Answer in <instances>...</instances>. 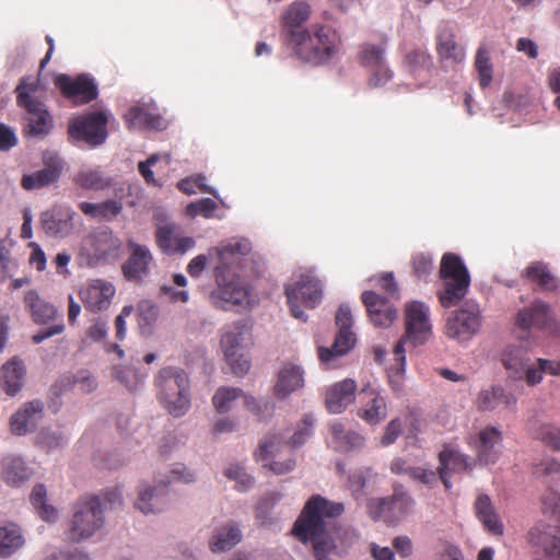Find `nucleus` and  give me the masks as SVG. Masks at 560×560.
Segmentation results:
<instances>
[{"label":"nucleus","mask_w":560,"mask_h":560,"mask_svg":"<svg viewBox=\"0 0 560 560\" xmlns=\"http://www.w3.org/2000/svg\"><path fill=\"white\" fill-rule=\"evenodd\" d=\"M362 301L374 326L386 328L396 319L397 311L387 299L373 291H365Z\"/></svg>","instance_id":"obj_30"},{"label":"nucleus","mask_w":560,"mask_h":560,"mask_svg":"<svg viewBox=\"0 0 560 560\" xmlns=\"http://www.w3.org/2000/svg\"><path fill=\"white\" fill-rule=\"evenodd\" d=\"M523 275L537 282L544 290H556L559 285V280L549 271L547 265L540 261L529 265Z\"/></svg>","instance_id":"obj_47"},{"label":"nucleus","mask_w":560,"mask_h":560,"mask_svg":"<svg viewBox=\"0 0 560 560\" xmlns=\"http://www.w3.org/2000/svg\"><path fill=\"white\" fill-rule=\"evenodd\" d=\"M225 360L237 376L245 375L250 369V362L243 351L234 352L232 358H225Z\"/></svg>","instance_id":"obj_61"},{"label":"nucleus","mask_w":560,"mask_h":560,"mask_svg":"<svg viewBox=\"0 0 560 560\" xmlns=\"http://www.w3.org/2000/svg\"><path fill=\"white\" fill-rule=\"evenodd\" d=\"M550 320L549 305L536 301L530 307L521 310L516 323L518 327L528 329L530 327H547Z\"/></svg>","instance_id":"obj_43"},{"label":"nucleus","mask_w":560,"mask_h":560,"mask_svg":"<svg viewBox=\"0 0 560 560\" xmlns=\"http://www.w3.org/2000/svg\"><path fill=\"white\" fill-rule=\"evenodd\" d=\"M44 402L35 399L25 402L18 411L10 418V431L14 435H26L34 430L43 418Z\"/></svg>","instance_id":"obj_29"},{"label":"nucleus","mask_w":560,"mask_h":560,"mask_svg":"<svg viewBox=\"0 0 560 560\" xmlns=\"http://www.w3.org/2000/svg\"><path fill=\"white\" fill-rule=\"evenodd\" d=\"M129 256L121 265V272L127 281L142 283L151 276L155 260L152 252L145 245L136 243L133 240L127 242Z\"/></svg>","instance_id":"obj_17"},{"label":"nucleus","mask_w":560,"mask_h":560,"mask_svg":"<svg viewBox=\"0 0 560 560\" xmlns=\"http://www.w3.org/2000/svg\"><path fill=\"white\" fill-rule=\"evenodd\" d=\"M542 512L545 515L560 522V493L548 490L542 498Z\"/></svg>","instance_id":"obj_58"},{"label":"nucleus","mask_w":560,"mask_h":560,"mask_svg":"<svg viewBox=\"0 0 560 560\" xmlns=\"http://www.w3.org/2000/svg\"><path fill=\"white\" fill-rule=\"evenodd\" d=\"M75 183L83 189L103 190L110 187L113 180L100 170H82L77 174Z\"/></svg>","instance_id":"obj_49"},{"label":"nucleus","mask_w":560,"mask_h":560,"mask_svg":"<svg viewBox=\"0 0 560 560\" xmlns=\"http://www.w3.org/2000/svg\"><path fill=\"white\" fill-rule=\"evenodd\" d=\"M62 171V161L57 155L44 156V167L30 174H24L21 186L25 190L44 188L56 183Z\"/></svg>","instance_id":"obj_28"},{"label":"nucleus","mask_w":560,"mask_h":560,"mask_svg":"<svg viewBox=\"0 0 560 560\" xmlns=\"http://www.w3.org/2000/svg\"><path fill=\"white\" fill-rule=\"evenodd\" d=\"M481 327L479 305L475 301H466L447 318L445 332L457 342L469 341Z\"/></svg>","instance_id":"obj_12"},{"label":"nucleus","mask_w":560,"mask_h":560,"mask_svg":"<svg viewBox=\"0 0 560 560\" xmlns=\"http://www.w3.org/2000/svg\"><path fill=\"white\" fill-rule=\"evenodd\" d=\"M156 397L173 417H183L190 408V382L178 366H164L155 376Z\"/></svg>","instance_id":"obj_4"},{"label":"nucleus","mask_w":560,"mask_h":560,"mask_svg":"<svg viewBox=\"0 0 560 560\" xmlns=\"http://www.w3.org/2000/svg\"><path fill=\"white\" fill-rule=\"evenodd\" d=\"M35 91L33 85H27L22 79L15 89L16 103L25 110L24 132L30 138L43 140L54 129V118L47 106L31 95Z\"/></svg>","instance_id":"obj_6"},{"label":"nucleus","mask_w":560,"mask_h":560,"mask_svg":"<svg viewBox=\"0 0 560 560\" xmlns=\"http://www.w3.org/2000/svg\"><path fill=\"white\" fill-rule=\"evenodd\" d=\"M242 539V532L235 524H228L214 532L210 539L212 552H224L237 545Z\"/></svg>","instance_id":"obj_45"},{"label":"nucleus","mask_w":560,"mask_h":560,"mask_svg":"<svg viewBox=\"0 0 560 560\" xmlns=\"http://www.w3.org/2000/svg\"><path fill=\"white\" fill-rule=\"evenodd\" d=\"M353 324L350 306L341 304L336 314V325L338 332L331 348H318V354L322 362L327 363L334 357H340L348 353L355 345V335L351 330Z\"/></svg>","instance_id":"obj_16"},{"label":"nucleus","mask_w":560,"mask_h":560,"mask_svg":"<svg viewBox=\"0 0 560 560\" xmlns=\"http://www.w3.org/2000/svg\"><path fill=\"white\" fill-rule=\"evenodd\" d=\"M468 443L476 451V459L480 465L494 464L500 455L502 433L495 427H487L478 434L470 435Z\"/></svg>","instance_id":"obj_21"},{"label":"nucleus","mask_w":560,"mask_h":560,"mask_svg":"<svg viewBox=\"0 0 560 560\" xmlns=\"http://www.w3.org/2000/svg\"><path fill=\"white\" fill-rule=\"evenodd\" d=\"M475 68L478 73L479 84L482 89L490 85L493 77L490 51L486 45H480L475 57Z\"/></svg>","instance_id":"obj_53"},{"label":"nucleus","mask_w":560,"mask_h":560,"mask_svg":"<svg viewBox=\"0 0 560 560\" xmlns=\"http://www.w3.org/2000/svg\"><path fill=\"white\" fill-rule=\"evenodd\" d=\"M106 125V115L102 112H93L71 119L68 132L71 139L96 147L104 143L107 138Z\"/></svg>","instance_id":"obj_14"},{"label":"nucleus","mask_w":560,"mask_h":560,"mask_svg":"<svg viewBox=\"0 0 560 560\" xmlns=\"http://www.w3.org/2000/svg\"><path fill=\"white\" fill-rule=\"evenodd\" d=\"M242 396V389L236 387H220L212 397L214 409L219 413H226L233 409L234 404Z\"/></svg>","instance_id":"obj_54"},{"label":"nucleus","mask_w":560,"mask_h":560,"mask_svg":"<svg viewBox=\"0 0 560 560\" xmlns=\"http://www.w3.org/2000/svg\"><path fill=\"white\" fill-rule=\"evenodd\" d=\"M228 479L235 481L238 491L245 492L254 485V478L240 464H231L224 471Z\"/></svg>","instance_id":"obj_55"},{"label":"nucleus","mask_w":560,"mask_h":560,"mask_svg":"<svg viewBox=\"0 0 560 560\" xmlns=\"http://www.w3.org/2000/svg\"><path fill=\"white\" fill-rule=\"evenodd\" d=\"M206 180L207 178L205 175L197 174L182 179L177 184V187L182 192L186 195H194L197 194L198 191L209 194L213 196L215 199L220 200L222 205H224V201L220 198L217 188L207 185Z\"/></svg>","instance_id":"obj_52"},{"label":"nucleus","mask_w":560,"mask_h":560,"mask_svg":"<svg viewBox=\"0 0 560 560\" xmlns=\"http://www.w3.org/2000/svg\"><path fill=\"white\" fill-rule=\"evenodd\" d=\"M26 369L22 360L13 358L0 369V387L9 396H15L24 384Z\"/></svg>","instance_id":"obj_35"},{"label":"nucleus","mask_w":560,"mask_h":560,"mask_svg":"<svg viewBox=\"0 0 560 560\" xmlns=\"http://www.w3.org/2000/svg\"><path fill=\"white\" fill-rule=\"evenodd\" d=\"M364 392L369 396V400L359 410V416L369 424H377L387 417L386 400L373 389Z\"/></svg>","instance_id":"obj_44"},{"label":"nucleus","mask_w":560,"mask_h":560,"mask_svg":"<svg viewBox=\"0 0 560 560\" xmlns=\"http://www.w3.org/2000/svg\"><path fill=\"white\" fill-rule=\"evenodd\" d=\"M55 85L65 97L71 100L74 104L90 103L98 94L95 81L86 74H80L77 78L59 74L55 78Z\"/></svg>","instance_id":"obj_19"},{"label":"nucleus","mask_w":560,"mask_h":560,"mask_svg":"<svg viewBox=\"0 0 560 560\" xmlns=\"http://www.w3.org/2000/svg\"><path fill=\"white\" fill-rule=\"evenodd\" d=\"M75 212L67 206H55L40 214V224L45 233L65 238L74 231Z\"/></svg>","instance_id":"obj_23"},{"label":"nucleus","mask_w":560,"mask_h":560,"mask_svg":"<svg viewBox=\"0 0 560 560\" xmlns=\"http://www.w3.org/2000/svg\"><path fill=\"white\" fill-rule=\"evenodd\" d=\"M343 512L342 502L330 501L319 494L312 495L305 503L292 532L299 540L313 542L315 560H332L330 555L336 550V544L329 529L332 520Z\"/></svg>","instance_id":"obj_2"},{"label":"nucleus","mask_w":560,"mask_h":560,"mask_svg":"<svg viewBox=\"0 0 560 560\" xmlns=\"http://www.w3.org/2000/svg\"><path fill=\"white\" fill-rule=\"evenodd\" d=\"M536 438L553 450L560 451V428L542 423L535 433Z\"/></svg>","instance_id":"obj_57"},{"label":"nucleus","mask_w":560,"mask_h":560,"mask_svg":"<svg viewBox=\"0 0 560 560\" xmlns=\"http://www.w3.org/2000/svg\"><path fill=\"white\" fill-rule=\"evenodd\" d=\"M196 474L183 464H176L170 471L166 480H160L159 486H145L139 489L136 508L143 514L159 513L167 503L166 486L172 482L191 483Z\"/></svg>","instance_id":"obj_9"},{"label":"nucleus","mask_w":560,"mask_h":560,"mask_svg":"<svg viewBox=\"0 0 560 560\" xmlns=\"http://www.w3.org/2000/svg\"><path fill=\"white\" fill-rule=\"evenodd\" d=\"M77 386L82 393L89 394L96 389L97 382L88 370H80L75 373Z\"/></svg>","instance_id":"obj_64"},{"label":"nucleus","mask_w":560,"mask_h":560,"mask_svg":"<svg viewBox=\"0 0 560 560\" xmlns=\"http://www.w3.org/2000/svg\"><path fill=\"white\" fill-rule=\"evenodd\" d=\"M315 418L312 413L303 417L295 432L288 439L284 433H275L264 438L259 443V456L268 458L279 452L283 446L296 448L303 445L313 434Z\"/></svg>","instance_id":"obj_15"},{"label":"nucleus","mask_w":560,"mask_h":560,"mask_svg":"<svg viewBox=\"0 0 560 560\" xmlns=\"http://www.w3.org/2000/svg\"><path fill=\"white\" fill-rule=\"evenodd\" d=\"M438 55L442 61L453 65L463 63L466 58L464 47L455 42L454 34L450 28H442L436 36Z\"/></svg>","instance_id":"obj_39"},{"label":"nucleus","mask_w":560,"mask_h":560,"mask_svg":"<svg viewBox=\"0 0 560 560\" xmlns=\"http://www.w3.org/2000/svg\"><path fill=\"white\" fill-rule=\"evenodd\" d=\"M1 479L9 487L19 488L31 477L32 471L25 460L18 455L9 454L1 459Z\"/></svg>","instance_id":"obj_33"},{"label":"nucleus","mask_w":560,"mask_h":560,"mask_svg":"<svg viewBox=\"0 0 560 560\" xmlns=\"http://www.w3.org/2000/svg\"><path fill=\"white\" fill-rule=\"evenodd\" d=\"M68 441V434L60 428H43L36 436V443L48 452L66 446Z\"/></svg>","instance_id":"obj_51"},{"label":"nucleus","mask_w":560,"mask_h":560,"mask_svg":"<svg viewBox=\"0 0 560 560\" xmlns=\"http://www.w3.org/2000/svg\"><path fill=\"white\" fill-rule=\"evenodd\" d=\"M155 242L165 255H185L196 246L191 236L183 233L180 226L174 222L159 224L155 230Z\"/></svg>","instance_id":"obj_18"},{"label":"nucleus","mask_w":560,"mask_h":560,"mask_svg":"<svg viewBox=\"0 0 560 560\" xmlns=\"http://www.w3.org/2000/svg\"><path fill=\"white\" fill-rule=\"evenodd\" d=\"M46 488L44 485H36L31 493V502L42 520L55 523L58 520V511L46 503Z\"/></svg>","instance_id":"obj_50"},{"label":"nucleus","mask_w":560,"mask_h":560,"mask_svg":"<svg viewBox=\"0 0 560 560\" xmlns=\"http://www.w3.org/2000/svg\"><path fill=\"white\" fill-rule=\"evenodd\" d=\"M501 362L511 378L524 380L529 386L540 383L539 371H535L536 360H532L525 346L505 347L501 354Z\"/></svg>","instance_id":"obj_13"},{"label":"nucleus","mask_w":560,"mask_h":560,"mask_svg":"<svg viewBox=\"0 0 560 560\" xmlns=\"http://www.w3.org/2000/svg\"><path fill=\"white\" fill-rule=\"evenodd\" d=\"M25 545L21 528L11 522L0 521V557L9 558Z\"/></svg>","instance_id":"obj_41"},{"label":"nucleus","mask_w":560,"mask_h":560,"mask_svg":"<svg viewBox=\"0 0 560 560\" xmlns=\"http://www.w3.org/2000/svg\"><path fill=\"white\" fill-rule=\"evenodd\" d=\"M528 538L542 551L544 560H560V527L537 524L529 530Z\"/></svg>","instance_id":"obj_27"},{"label":"nucleus","mask_w":560,"mask_h":560,"mask_svg":"<svg viewBox=\"0 0 560 560\" xmlns=\"http://www.w3.org/2000/svg\"><path fill=\"white\" fill-rule=\"evenodd\" d=\"M217 288L210 294V302L221 310H231L234 306L249 304V288L247 283L235 273L222 272L221 268L213 270Z\"/></svg>","instance_id":"obj_10"},{"label":"nucleus","mask_w":560,"mask_h":560,"mask_svg":"<svg viewBox=\"0 0 560 560\" xmlns=\"http://www.w3.org/2000/svg\"><path fill=\"white\" fill-rule=\"evenodd\" d=\"M252 249V244L246 238L233 237L221 242L217 247L209 250L218 257V265L214 268H221L222 272L234 273L235 267L241 264L242 258Z\"/></svg>","instance_id":"obj_22"},{"label":"nucleus","mask_w":560,"mask_h":560,"mask_svg":"<svg viewBox=\"0 0 560 560\" xmlns=\"http://www.w3.org/2000/svg\"><path fill=\"white\" fill-rule=\"evenodd\" d=\"M413 499L402 487H396L389 497L370 498L366 500V512L374 521L383 520L387 524H396L411 511Z\"/></svg>","instance_id":"obj_11"},{"label":"nucleus","mask_w":560,"mask_h":560,"mask_svg":"<svg viewBox=\"0 0 560 560\" xmlns=\"http://www.w3.org/2000/svg\"><path fill=\"white\" fill-rule=\"evenodd\" d=\"M124 118L129 129L164 130L167 128V120L158 113L152 102L130 107Z\"/></svg>","instance_id":"obj_26"},{"label":"nucleus","mask_w":560,"mask_h":560,"mask_svg":"<svg viewBox=\"0 0 560 560\" xmlns=\"http://www.w3.org/2000/svg\"><path fill=\"white\" fill-rule=\"evenodd\" d=\"M439 460L440 478L446 490L452 488L448 471H459L471 468L468 457L452 447H445L439 454Z\"/></svg>","instance_id":"obj_38"},{"label":"nucleus","mask_w":560,"mask_h":560,"mask_svg":"<svg viewBox=\"0 0 560 560\" xmlns=\"http://www.w3.org/2000/svg\"><path fill=\"white\" fill-rule=\"evenodd\" d=\"M440 277L443 280V290L439 299L444 307L458 304L467 294L470 285L469 272L462 258L455 254H444L441 260Z\"/></svg>","instance_id":"obj_7"},{"label":"nucleus","mask_w":560,"mask_h":560,"mask_svg":"<svg viewBox=\"0 0 560 560\" xmlns=\"http://www.w3.org/2000/svg\"><path fill=\"white\" fill-rule=\"evenodd\" d=\"M311 14L304 1L291 3L282 15L285 44L292 54L303 62L320 65L328 61L337 50L338 37L335 31L318 26L312 36L304 27Z\"/></svg>","instance_id":"obj_1"},{"label":"nucleus","mask_w":560,"mask_h":560,"mask_svg":"<svg viewBox=\"0 0 560 560\" xmlns=\"http://www.w3.org/2000/svg\"><path fill=\"white\" fill-rule=\"evenodd\" d=\"M26 310L30 312L34 323L44 325L54 320L57 316V308L43 300L37 291L28 290L24 295Z\"/></svg>","instance_id":"obj_40"},{"label":"nucleus","mask_w":560,"mask_h":560,"mask_svg":"<svg viewBox=\"0 0 560 560\" xmlns=\"http://www.w3.org/2000/svg\"><path fill=\"white\" fill-rule=\"evenodd\" d=\"M281 499L282 494L276 491L266 493L259 499L255 506V518L261 526L270 527L277 523L273 509Z\"/></svg>","instance_id":"obj_46"},{"label":"nucleus","mask_w":560,"mask_h":560,"mask_svg":"<svg viewBox=\"0 0 560 560\" xmlns=\"http://www.w3.org/2000/svg\"><path fill=\"white\" fill-rule=\"evenodd\" d=\"M373 471L369 467H359L350 470L348 475V489L358 503H361L365 497L364 489L371 480Z\"/></svg>","instance_id":"obj_48"},{"label":"nucleus","mask_w":560,"mask_h":560,"mask_svg":"<svg viewBox=\"0 0 560 560\" xmlns=\"http://www.w3.org/2000/svg\"><path fill=\"white\" fill-rule=\"evenodd\" d=\"M410 478L415 481L423 483L428 488H434L441 480L439 469L438 472H435L434 470L428 469L425 467H416L415 470L410 471Z\"/></svg>","instance_id":"obj_59"},{"label":"nucleus","mask_w":560,"mask_h":560,"mask_svg":"<svg viewBox=\"0 0 560 560\" xmlns=\"http://www.w3.org/2000/svg\"><path fill=\"white\" fill-rule=\"evenodd\" d=\"M413 273L418 278H424L429 276L433 269V260L430 255L417 254L412 259Z\"/></svg>","instance_id":"obj_62"},{"label":"nucleus","mask_w":560,"mask_h":560,"mask_svg":"<svg viewBox=\"0 0 560 560\" xmlns=\"http://www.w3.org/2000/svg\"><path fill=\"white\" fill-rule=\"evenodd\" d=\"M250 340V327L245 320H236L222 328L221 349L224 358H232L234 352L243 351Z\"/></svg>","instance_id":"obj_31"},{"label":"nucleus","mask_w":560,"mask_h":560,"mask_svg":"<svg viewBox=\"0 0 560 560\" xmlns=\"http://www.w3.org/2000/svg\"><path fill=\"white\" fill-rule=\"evenodd\" d=\"M477 518L482 523L485 529L492 535L500 536L503 534V524L499 520L498 514L487 494H480L475 503Z\"/></svg>","instance_id":"obj_42"},{"label":"nucleus","mask_w":560,"mask_h":560,"mask_svg":"<svg viewBox=\"0 0 560 560\" xmlns=\"http://www.w3.org/2000/svg\"><path fill=\"white\" fill-rule=\"evenodd\" d=\"M0 265L7 277H12L18 269V262L11 257L10 248L4 242H0Z\"/></svg>","instance_id":"obj_63"},{"label":"nucleus","mask_w":560,"mask_h":560,"mask_svg":"<svg viewBox=\"0 0 560 560\" xmlns=\"http://www.w3.org/2000/svg\"><path fill=\"white\" fill-rule=\"evenodd\" d=\"M218 209V203L211 198H202L190 202L186 207V214L190 218L202 215L206 219L213 218V212Z\"/></svg>","instance_id":"obj_56"},{"label":"nucleus","mask_w":560,"mask_h":560,"mask_svg":"<svg viewBox=\"0 0 560 560\" xmlns=\"http://www.w3.org/2000/svg\"><path fill=\"white\" fill-rule=\"evenodd\" d=\"M431 336L432 324L429 306L419 301L407 304L405 308V335L394 348L398 373H404L406 370L405 345L409 342L411 346L417 347L425 343Z\"/></svg>","instance_id":"obj_5"},{"label":"nucleus","mask_w":560,"mask_h":560,"mask_svg":"<svg viewBox=\"0 0 560 560\" xmlns=\"http://www.w3.org/2000/svg\"><path fill=\"white\" fill-rule=\"evenodd\" d=\"M108 335L107 322L101 317L92 320L91 325L86 329V338L91 342H101L106 339Z\"/></svg>","instance_id":"obj_60"},{"label":"nucleus","mask_w":560,"mask_h":560,"mask_svg":"<svg viewBox=\"0 0 560 560\" xmlns=\"http://www.w3.org/2000/svg\"><path fill=\"white\" fill-rule=\"evenodd\" d=\"M330 435L328 445L335 451L346 453L359 450L364 445V438L358 432L346 430L339 421H334L329 427Z\"/></svg>","instance_id":"obj_34"},{"label":"nucleus","mask_w":560,"mask_h":560,"mask_svg":"<svg viewBox=\"0 0 560 560\" xmlns=\"http://www.w3.org/2000/svg\"><path fill=\"white\" fill-rule=\"evenodd\" d=\"M516 397L512 393H506L500 385L482 389L477 397V408L482 411H492L499 406L513 411L516 406Z\"/></svg>","instance_id":"obj_36"},{"label":"nucleus","mask_w":560,"mask_h":560,"mask_svg":"<svg viewBox=\"0 0 560 560\" xmlns=\"http://www.w3.org/2000/svg\"><path fill=\"white\" fill-rule=\"evenodd\" d=\"M121 245V241L107 229L94 232L84 241V247L92 252L91 264L115 259Z\"/></svg>","instance_id":"obj_25"},{"label":"nucleus","mask_w":560,"mask_h":560,"mask_svg":"<svg viewBox=\"0 0 560 560\" xmlns=\"http://www.w3.org/2000/svg\"><path fill=\"white\" fill-rule=\"evenodd\" d=\"M79 294L86 311L101 313L109 308L116 294V287L104 279H91Z\"/></svg>","instance_id":"obj_20"},{"label":"nucleus","mask_w":560,"mask_h":560,"mask_svg":"<svg viewBox=\"0 0 560 560\" xmlns=\"http://www.w3.org/2000/svg\"><path fill=\"white\" fill-rule=\"evenodd\" d=\"M361 63L371 69L369 84L378 88L393 78V72L385 63V49L382 45L364 44L360 52Z\"/></svg>","instance_id":"obj_24"},{"label":"nucleus","mask_w":560,"mask_h":560,"mask_svg":"<svg viewBox=\"0 0 560 560\" xmlns=\"http://www.w3.org/2000/svg\"><path fill=\"white\" fill-rule=\"evenodd\" d=\"M116 503H120V497L116 491L78 501L68 530L69 538L72 541H81L95 535L105 524L104 512Z\"/></svg>","instance_id":"obj_3"},{"label":"nucleus","mask_w":560,"mask_h":560,"mask_svg":"<svg viewBox=\"0 0 560 560\" xmlns=\"http://www.w3.org/2000/svg\"><path fill=\"white\" fill-rule=\"evenodd\" d=\"M304 386V370L294 363H287L278 373V381L275 386L276 395L285 398L291 393Z\"/></svg>","instance_id":"obj_37"},{"label":"nucleus","mask_w":560,"mask_h":560,"mask_svg":"<svg viewBox=\"0 0 560 560\" xmlns=\"http://www.w3.org/2000/svg\"><path fill=\"white\" fill-rule=\"evenodd\" d=\"M285 295L293 317L306 322L302 306L313 308L323 296V285L313 270L294 276L285 285Z\"/></svg>","instance_id":"obj_8"},{"label":"nucleus","mask_w":560,"mask_h":560,"mask_svg":"<svg viewBox=\"0 0 560 560\" xmlns=\"http://www.w3.org/2000/svg\"><path fill=\"white\" fill-rule=\"evenodd\" d=\"M357 385L351 378L334 384L326 392V407L331 413L342 412L354 401Z\"/></svg>","instance_id":"obj_32"}]
</instances>
